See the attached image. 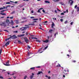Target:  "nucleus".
<instances>
[{
	"mask_svg": "<svg viewBox=\"0 0 79 79\" xmlns=\"http://www.w3.org/2000/svg\"><path fill=\"white\" fill-rule=\"evenodd\" d=\"M11 38H12V39H16V38H17V37L15 35H14L12 36L11 37H10L8 38V39H7L6 40V41H7V40H9L10 39H11Z\"/></svg>",
	"mask_w": 79,
	"mask_h": 79,
	"instance_id": "obj_1",
	"label": "nucleus"
},
{
	"mask_svg": "<svg viewBox=\"0 0 79 79\" xmlns=\"http://www.w3.org/2000/svg\"><path fill=\"white\" fill-rule=\"evenodd\" d=\"M27 29V27H22L20 28V30H21V31H26V29Z\"/></svg>",
	"mask_w": 79,
	"mask_h": 79,
	"instance_id": "obj_2",
	"label": "nucleus"
},
{
	"mask_svg": "<svg viewBox=\"0 0 79 79\" xmlns=\"http://www.w3.org/2000/svg\"><path fill=\"white\" fill-rule=\"evenodd\" d=\"M9 62H10V61L9 60H8L6 62V64H4L5 66H10V65L9 64Z\"/></svg>",
	"mask_w": 79,
	"mask_h": 79,
	"instance_id": "obj_3",
	"label": "nucleus"
},
{
	"mask_svg": "<svg viewBox=\"0 0 79 79\" xmlns=\"http://www.w3.org/2000/svg\"><path fill=\"white\" fill-rule=\"evenodd\" d=\"M0 26H3L5 27V26H6V24H5V22H2V23L0 24Z\"/></svg>",
	"mask_w": 79,
	"mask_h": 79,
	"instance_id": "obj_4",
	"label": "nucleus"
},
{
	"mask_svg": "<svg viewBox=\"0 0 79 79\" xmlns=\"http://www.w3.org/2000/svg\"><path fill=\"white\" fill-rule=\"evenodd\" d=\"M69 3L71 5H73V3H74V1H73V0H72L71 1V0H69Z\"/></svg>",
	"mask_w": 79,
	"mask_h": 79,
	"instance_id": "obj_5",
	"label": "nucleus"
},
{
	"mask_svg": "<svg viewBox=\"0 0 79 79\" xmlns=\"http://www.w3.org/2000/svg\"><path fill=\"white\" fill-rule=\"evenodd\" d=\"M25 39V41L26 42V43H27L28 42H29V40H28V39H27V37H25L24 38Z\"/></svg>",
	"mask_w": 79,
	"mask_h": 79,
	"instance_id": "obj_6",
	"label": "nucleus"
},
{
	"mask_svg": "<svg viewBox=\"0 0 79 79\" xmlns=\"http://www.w3.org/2000/svg\"><path fill=\"white\" fill-rule=\"evenodd\" d=\"M32 75H31L30 76V78L31 79H32L33 78V77H34V74L32 73Z\"/></svg>",
	"mask_w": 79,
	"mask_h": 79,
	"instance_id": "obj_7",
	"label": "nucleus"
},
{
	"mask_svg": "<svg viewBox=\"0 0 79 79\" xmlns=\"http://www.w3.org/2000/svg\"><path fill=\"white\" fill-rule=\"evenodd\" d=\"M49 41V40H46L45 41H43V42H45V43H48Z\"/></svg>",
	"mask_w": 79,
	"mask_h": 79,
	"instance_id": "obj_8",
	"label": "nucleus"
},
{
	"mask_svg": "<svg viewBox=\"0 0 79 79\" xmlns=\"http://www.w3.org/2000/svg\"><path fill=\"white\" fill-rule=\"evenodd\" d=\"M43 74V72L42 71L39 72L38 73H37V75H39V74Z\"/></svg>",
	"mask_w": 79,
	"mask_h": 79,
	"instance_id": "obj_9",
	"label": "nucleus"
},
{
	"mask_svg": "<svg viewBox=\"0 0 79 79\" xmlns=\"http://www.w3.org/2000/svg\"><path fill=\"white\" fill-rule=\"evenodd\" d=\"M15 22L16 23V24H19V20H15Z\"/></svg>",
	"mask_w": 79,
	"mask_h": 79,
	"instance_id": "obj_10",
	"label": "nucleus"
},
{
	"mask_svg": "<svg viewBox=\"0 0 79 79\" xmlns=\"http://www.w3.org/2000/svg\"><path fill=\"white\" fill-rule=\"evenodd\" d=\"M3 9H5V7L3 6V7L0 8V10H3Z\"/></svg>",
	"mask_w": 79,
	"mask_h": 79,
	"instance_id": "obj_11",
	"label": "nucleus"
},
{
	"mask_svg": "<svg viewBox=\"0 0 79 79\" xmlns=\"http://www.w3.org/2000/svg\"><path fill=\"white\" fill-rule=\"evenodd\" d=\"M0 15H6V13H0Z\"/></svg>",
	"mask_w": 79,
	"mask_h": 79,
	"instance_id": "obj_12",
	"label": "nucleus"
},
{
	"mask_svg": "<svg viewBox=\"0 0 79 79\" xmlns=\"http://www.w3.org/2000/svg\"><path fill=\"white\" fill-rule=\"evenodd\" d=\"M6 23H8V24H10V20H7L6 21Z\"/></svg>",
	"mask_w": 79,
	"mask_h": 79,
	"instance_id": "obj_13",
	"label": "nucleus"
},
{
	"mask_svg": "<svg viewBox=\"0 0 79 79\" xmlns=\"http://www.w3.org/2000/svg\"><path fill=\"white\" fill-rule=\"evenodd\" d=\"M10 41H8L6 43V46H7V45H9V44H10Z\"/></svg>",
	"mask_w": 79,
	"mask_h": 79,
	"instance_id": "obj_14",
	"label": "nucleus"
},
{
	"mask_svg": "<svg viewBox=\"0 0 79 79\" xmlns=\"http://www.w3.org/2000/svg\"><path fill=\"white\" fill-rule=\"evenodd\" d=\"M52 31H53V30L51 29L50 30H49V32L50 33H51V34H52Z\"/></svg>",
	"mask_w": 79,
	"mask_h": 79,
	"instance_id": "obj_15",
	"label": "nucleus"
},
{
	"mask_svg": "<svg viewBox=\"0 0 79 79\" xmlns=\"http://www.w3.org/2000/svg\"><path fill=\"white\" fill-rule=\"evenodd\" d=\"M59 4H61L62 5H64V3L63 2H59Z\"/></svg>",
	"mask_w": 79,
	"mask_h": 79,
	"instance_id": "obj_16",
	"label": "nucleus"
},
{
	"mask_svg": "<svg viewBox=\"0 0 79 79\" xmlns=\"http://www.w3.org/2000/svg\"><path fill=\"white\" fill-rule=\"evenodd\" d=\"M11 23L13 25L14 24V22L13 20H11Z\"/></svg>",
	"mask_w": 79,
	"mask_h": 79,
	"instance_id": "obj_17",
	"label": "nucleus"
},
{
	"mask_svg": "<svg viewBox=\"0 0 79 79\" xmlns=\"http://www.w3.org/2000/svg\"><path fill=\"white\" fill-rule=\"evenodd\" d=\"M58 32H57L54 35V36L55 37H56V35H58Z\"/></svg>",
	"mask_w": 79,
	"mask_h": 79,
	"instance_id": "obj_18",
	"label": "nucleus"
},
{
	"mask_svg": "<svg viewBox=\"0 0 79 79\" xmlns=\"http://www.w3.org/2000/svg\"><path fill=\"white\" fill-rule=\"evenodd\" d=\"M63 73H64V74H68L66 73V70H64Z\"/></svg>",
	"mask_w": 79,
	"mask_h": 79,
	"instance_id": "obj_19",
	"label": "nucleus"
},
{
	"mask_svg": "<svg viewBox=\"0 0 79 79\" xmlns=\"http://www.w3.org/2000/svg\"><path fill=\"white\" fill-rule=\"evenodd\" d=\"M39 19H33L32 20H33V21H37Z\"/></svg>",
	"mask_w": 79,
	"mask_h": 79,
	"instance_id": "obj_20",
	"label": "nucleus"
},
{
	"mask_svg": "<svg viewBox=\"0 0 79 79\" xmlns=\"http://www.w3.org/2000/svg\"><path fill=\"white\" fill-rule=\"evenodd\" d=\"M56 66L57 67H61V65L60 64H58V65H57Z\"/></svg>",
	"mask_w": 79,
	"mask_h": 79,
	"instance_id": "obj_21",
	"label": "nucleus"
},
{
	"mask_svg": "<svg viewBox=\"0 0 79 79\" xmlns=\"http://www.w3.org/2000/svg\"><path fill=\"white\" fill-rule=\"evenodd\" d=\"M7 10H1V12L2 13L3 12H4V11H6Z\"/></svg>",
	"mask_w": 79,
	"mask_h": 79,
	"instance_id": "obj_22",
	"label": "nucleus"
},
{
	"mask_svg": "<svg viewBox=\"0 0 79 79\" xmlns=\"http://www.w3.org/2000/svg\"><path fill=\"white\" fill-rule=\"evenodd\" d=\"M36 42H40H40H41L40 40H36Z\"/></svg>",
	"mask_w": 79,
	"mask_h": 79,
	"instance_id": "obj_23",
	"label": "nucleus"
},
{
	"mask_svg": "<svg viewBox=\"0 0 79 79\" xmlns=\"http://www.w3.org/2000/svg\"><path fill=\"white\" fill-rule=\"evenodd\" d=\"M45 3H50V2H49L48 1H45Z\"/></svg>",
	"mask_w": 79,
	"mask_h": 79,
	"instance_id": "obj_24",
	"label": "nucleus"
},
{
	"mask_svg": "<svg viewBox=\"0 0 79 79\" xmlns=\"http://www.w3.org/2000/svg\"><path fill=\"white\" fill-rule=\"evenodd\" d=\"M42 48L40 49H39L38 50V52H40V50H42Z\"/></svg>",
	"mask_w": 79,
	"mask_h": 79,
	"instance_id": "obj_25",
	"label": "nucleus"
},
{
	"mask_svg": "<svg viewBox=\"0 0 79 79\" xmlns=\"http://www.w3.org/2000/svg\"><path fill=\"white\" fill-rule=\"evenodd\" d=\"M77 12H79V7H77Z\"/></svg>",
	"mask_w": 79,
	"mask_h": 79,
	"instance_id": "obj_26",
	"label": "nucleus"
},
{
	"mask_svg": "<svg viewBox=\"0 0 79 79\" xmlns=\"http://www.w3.org/2000/svg\"><path fill=\"white\" fill-rule=\"evenodd\" d=\"M48 46H46V47L44 49V50H46L47 48H48Z\"/></svg>",
	"mask_w": 79,
	"mask_h": 79,
	"instance_id": "obj_27",
	"label": "nucleus"
},
{
	"mask_svg": "<svg viewBox=\"0 0 79 79\" xmlns=\"http://www.w3.org/2000/svg\"><path fill=\"white\" fill-rule=\"evenodd\" d=\"M19 6V7H20V8H22V7H23V6L20 5Z\"/></svg>",
	"mask_w": 79,
	"mask_h": 79,
	"instance_id": "obj_28",
	"label": "nucleus"
},
{
	"mask_svg": "<svg viewBox=\"0 0 79 79\" xmlns=\"http://www.w3.org/2000/svg\"><path fill=\"white\" fill-rule=\"evenodd\" d=\"M40 9L38 10L37 12L38 13H41V12H40Z\"/></svg>",
	"mask_w": 79,
	"mask_h": 79,
	"instance_id": "obj_29",
	"label": "nucleus"
},
{
	"mask_svg": "<svg viewBox=\"0 0 79 79\" xmlns=\"http://www.w3.org/2000/svg\"><path fill=\"white\" fill-rule=\"evenodd\" d=\"M34 24H35L34 23H31L29 25V26H30V25H31V26H33V25H34Z\"/></svg>",
	"mask_w": 79,
	"mask_h": 79,
	"instance_id": "obj_30",
	"label": "nucleus"
},
{
	"mask_svg": "<svg viewBox=\"0 0 79 79\" xmlns=\"http://www.w3.org/2000/svg\"><path fill=\"white\" fill-rule=\"evenodd\" d=\"M33 53H32L31 52L29 53V52H28V55L29 56V55H30V54H31H31H33Z\"/></svg>",
	"mask_w": 79,
	"mask_h": 79,
	"instance_id": "obj_31",
	"label": "nucleus"
},
{
	"mask_svg": "<svg viewBox=\"0 0 79 79\" xmlns=\"http://www.w3.org/2000/svg\"><path fill=\"white\" fill-rule=\"evenodd\" d=\"M14 33H18V31H14L13 32Z\"/></svg>",
	"mask_w": 79,
	"mask_h": 79,
	"instance_id": "obj_32",
	"label": "nucleus"
},
{
	"mask_svg": "<svg viewBox=\"0 0 79 79\" xmlns=\"http://www.w3.org/2000/svg\"><path fill=\"white\" fill-rule=\"evenodd\" d=\"M35 69V67H32L30 69Z\"/></svg>",
	"mask_w": 79,
	"mask_h": 79,
	"instance_id": "obj_33",
	"label": "nucleus"
},
{
	"mask_svg": "<svg viewBox=\"0 0 79 79\" xmlns=\"http://www.w3.org/2000/svg\"><path fill=\"white\" fill-rule=\"evenodd\" d=\"M64 24H67V23H68V21L66 20V21H65L64 23Z\"/></svg>",
	"mask_w": 79,
	"mask_h": 79,
	"instance_id": "obj_34",
	"label": "nucleus"
},
{
	"mask_svg": "<svg viewBox=\"0 0 79 79\" xmlns=\"http://www.w3.org/2000/svg\"><path fill=\"white\" fill-rule=\"evenodd\" d=\"M6 4H10V2H8L6 3Z\"/></svg>",
	"mask_w": 79,
	"mask_h": 79,
	"instance_id": "obj_35",
	"label": "nucleus"
},
{
	"mask_svg": "<svg viewBox=\"0 0 79 79\" xmlns=\"http://www.w3.org/2000/svg\"><path fill=\"white\" fill-rule=\"evenodd\" d=\"M27 77V76H25L24 78V79H26V78Z\"/></svg>",
	"mask_w": 79,
	"mask_h": 79,
	"instance_id": "obj_36",
	"label": "nucleus"
},
{
	"mask_svg": "<svg viewBox=\"0 0 79 79\" xmlns=\"http://www.w3.org/2000/svg\"><path fill=\"white\" fill-rule=\"evenodd\" d=\"M15 13V11H14L11 13V14H14V13Z\"/></svg>",
	"mask_w": 79,
	"mask_h": 79,
	"instance_id": "obj_37",
	"label": "nucleus"
},
{
	"mask_svg": "<svg viewBox=\"0 0 79 79\" xmlns=\"http://www.w3.org/2000/svg\"><path fill=\"white\" fill-rule=\"evenodd\" d=\"M42 11L43 12V13H45V10H44V9H43L42 10Z\"/></svg>",
	"mask_w": 79,
	"mask_h": 79,
	"instance_id": "obj_38",
	"label": "nucleus"
},
{
	"mask_svg": "<svg viewBox=\"0 0 79 79\" xmlns=\"http://www.w3.org/2000/svg\"><path fill=\"white\" fill-rule=\"evenodd\" d=\"M60 21L61 22H63V19H60Z\"/></svg>",
	"mask_w": 79,
	"mask_h": 79,
	"instance_id": "obj_39",
	"label": "nucleus"
},
{
	"mask_svg": "<svg viewBox=\"0 0 79 79\" xmlns=\"http://www.w3.org/2000/svg\"><path fill=\"white\" fill-rule=\"evenodd\" d=\"M27 47L28 48H29V49L31 48V47H30L28 45Z\"/></svg>",
	"mask_w": 79,
	"mask_h": 79,
	"instance_id": "obj_40",
	"label": "nucleus"
},
{
	"mask_svg": "<svg viewBox=\"0 0 79 79\" xmlns=\"http://www.w3.org/2000/svg\"><path fill=\"white\" fill-rule=\"evenodd\" d=\"M0 79H3V77H2V76H0Z\"/></svg>",
	"mask_w": 79,
	"mask_h": 79,
	"instance_id": "obj_41",
	"label": "nucleus"
},
{
	"mask_svg": "<svg viewBox=\"0 0 79 79\" xmlns=\"http://www.w3.org/2000/svg\"><path fill=\"white\" fill-rule=\"evenodd\" d=\"M61 15H64V13H61Z\"/></svg>",
	"mask_w": 79,
	"mask_h": 79,
	"instance_id": "obj_42",
	"label": "nucleus"
},
{
	"mask_svg": "<svg viewBox=\"0 0 79 79\" xmlns=\"http://www.w3.org/2000/svg\"><path fill=\"white\" fill-rule=\"evenodd\" d=\"M18 42L19 44H21V41H18Z\"/></svg>",
	"mask_w": 79,
	"mask_h": 79,
	"instance_id": "obj_43",
	"label": "nucleus"
},
{
	"mask_svg": "<svg viewBox=\"0 0 79 79\" xmlns=\"http://www.w3.org/2000/svg\"><path fill=\"white\" fill-rule=\"evenodd\" d=\"M36 68H41V66H38V67H36Z\"/></svg>",
	"mask_w": 79,
	"mask_h": 79,
	"instance_id": "obj_44",
	"label": "nucleus"
},
{
	"mask_svg": "<svg viewBox=\"0 0 79 79\" xmlns=\"http://www.w3.org/2000/svg\"><path fill=\"white\" fill-rule=\"evenodd\" d=\"M30 18H31V19H32L34 18V17H30Z\"/></svg>",
	"mask_w": 79,
	"mask_h": 79,
	"instance_id": "obj_45",
	"label": "nucleus"
},
{
	"mask_svg": "<svg viewBox=\"0 0 79 79\" xmlns=\"http://www.w3.org/2000/svg\"><path fill=\"white\" fill-rule=\"evenodd\" d=\"M2 49H1L0 51V55H1V53H2Z\"/></svg>",
	"mask_w": 79,
	"mask_h": 79,
	"instance_id": "obj_46",
	"label": "nucleus"
},
{
	"mask_svg": "<svg viewBox=\"0 0 79 79\" xmlns=\"http://www.w3.org/2000/svg\"><path fill=\"white\" fill-rule=\"evenodd\" d=\"M10 19H13V17H10Z\"/></svg>",
	"mask_w": 79,
	"mask_h": 79,
	"instance_id": "obj_47",
	"label": "nucleus"
},
{
	"mask_svg": "<svg viewBox=\"0 0 79 79\" xmlns=\"http://www.w3.org/2000/svg\"><path fill=\"white\" fill-rule=\"evenodd\" d=\"M59 2V0H56L55 1V2Z\"/></svg>",
	"mask_w": 79,
	"mask_h": 79,
	"instance_id": "obj_48",
	"label": "nucleus"
},
{
	"mask_svg": "<svg viewBox=\"0 0 79 79\" xmlns=\"http://www.w3.org/2000/svg\"><path fill=\"white\" fill-rule=\"evenodd\" d=\"M48 22L47 21H46L43 22V23H48Z\"/></svg>",
	"mask_w": 79,
	"mask_h": 79,
	"instance_id": "obj_49",
	"label": "nucleus"
},
{
	"mask_svg": "<svg viewBox=\"0 0 79 79\" xmlns=\"http://www.w3.org/2000/svg\"><path fill=\"white\" fill-rule=\"evenodd\" d=\"M54 25H55V24H54V23H52V26H54Z\"/></svg>",
	"mask_w": 79,
	"mask_h": 79,
	"instance_id": "obj_50",
	"label": "nucleus"
},
{
	"mask_svg": "<svg viewBox=\"0 0 79 79\" xmlns=\"http://www.w3.org/2000/svg\"><path fill=\"white\" fill-rule=\"evenodd\" d=\"M14 3H18V2L17 1H16V2H14Z\"/></svg>",
	"mask_w": 79,
	"mask_h": 79,
	"instance_id": "obj_51",
	"label": "nucleus"
},
{
	"mask_svg": "<svg viewBox=\"0 0 79 79\" xmlns=\"http://www.w3.org/2000/svg\"><path fill=\"white\" fill-rule=\"evenodd\" d=\"M32 23H37V21H34L32 22Z\"/></svg>",
	"mask_w": 79,
	"mask_h": 79,
	"instance_id": "obj_52",
	"label": "nucleus"
},
{
	"mask_svg": "<svg viewBox=\"0 0 79 79\" xmlns=\"http://www.w3.org/2000/svg\"><path fill=\"white\" fill-rule=\"evenodd\" d=\"M77 7V5H76L74 7V8L76 9V7Z\"/></svg>",
	"mask_w": 79,
	"mask_h": 79,
	"instance_id": "obj_53",
	"label": "nucleus"
},
{
	"mask_svg": "<svg viewBox=\"0 0 79 79\" xmlns=\"http://www.w3.org/2000/svg\"><path fill=\"white\" fill-rule=\"evenodd\" d=\"M76 60H73V63H76Z\"/></svg>",
	"mask_w": 79,
	"mask_h": 79,
	"instance_id": "obj_54",
	"label": "nucleus"
},
{
	"mask_svg": "<svg viewBox=\"0 0 79 79\" xmlns=\"http://www.w3.org/2000/svg\"><path fill=\"white\" fill-rule=\"evenodd\" d=\"M4 18V17H1L0 18L1 19H2V18Z\"/></svg>",
	"mask_w": 79,
	"mask_h": 79,
	"instance_id": "obj_55",
	"label": "nucleus"
},
{
	"mask_svg": "<svg viewBox=\"0 0 79 79\" xmlns=\"http://www.w3.org/2000/svg\"><path fill=\"white\" fill-rule=\"evenodd\" d=\"M10 7V6H9V5L7 6H6V7Z\"/></svg>",
	"mask_w": 79,
	"mask_h": 79,
	"instance_id": "obj_56",
	"label": "nucleus"
},
{
	"mask_svg": "<svg viewBox=\"0 0 79 79\" xmlns=\"http://www.w3.org/2000/svg\"><path fill=\"white\" fill-rule=\"evenodd\" d=\"M51 78V77H48V79H50Z\"/></svg>",
	"mask_w": 79,
	"mask_h": 79,
	"instance_id": "obj_57",
	"label": "nucleus"
},
{
	"mask_svg": "<svg viewBox=\"0 0 79 79\" xmlns=\"http://www.w3.org/2000/svg\"><path fill=\"white\" fill-rule=\"evenodd\" d=\"M73 24V22H71L70 23L71 25H72Z\"/></svg>",
	"mask_w": 79,
	"mask_h": 79,
	"instance_id": "obj_58",
	"label": "nucleus"
},
{
	"mask_svg": "<svg viewBox=\"0 0 79 79\" xmlns=\"http://www.w3.org/2000/svg\"><path fill=\"white\" fill-rule=\"evenodd\" d=\"M25 35H21V37H22L23 36H24Z\"/></svg>",
	"mask_w": 79,
	"mask_h": 79,
	"instance_id": "obj_59",
	"label": "nucleus"
},
{
	"mask_svg": "<svg viewBox=\"0 0 79 79\" xmlns=\"http://www.w3.org/2000/svg\"><path fill=\"white\" fill-rule=\"evenodd\" d=\"M55 12L56 13H57V11H56V10H55Z\"/></svg>",
	"mask_w": 79,
	"mask_h": 79,
	"instance_id": "obj_60",
	"label": "nucleus"
},
{
	"mask_svg": "<svg viewBox=\"0 0 79 79\" xmlns=\"http://www.w3.org/2000/svg\"><path fill=\"white\" fill-rule=\"evenodd\" d=\"M18 37H21V35H18Z\"/></svg>",
	"mask_w": 79,
	"mask_h": 79,
	"instance_id": "obj_61",
	"label": "nucleus"
},
{
	"mask_svg": "<svg viewBox=\"0 0 79 79\" xmlns=\"http://www.w3.org/2000/svg\"><path fill=\"white\" fill-rule=\"evenodd\" d=\"M42 9H44V8H40L39 9L40 10H42Z\"/></svg>",
	"mask_w": 79,
	"mask_h": 79,
	"instance_id": "obj_62",
	"label": "nucleus"
},
{
	"mask_svg": "<svg viewBox=\"0 0 79 79\" xmlns=\"http://www.w3.org/2000/svg\"><path fill=\"white\" fill-rule=\"evenodd\" d=\"M4 31H6V32H8V30H4Z\"/></svg>",
	"mask_w": 79,
	"mask_h": 79,
	"instance_id": "obj_63",
	"label": "nucleus"
},
{
	"mask_svg": "<svg viewBox=\"0 0 79 79\" xmlns=\"http://www.w3.org/2000/svg\"><path fill=\"white\" fill-rule=\"evenodd\" d=\"M63 77H65V75H63Z\"/></svg>",
	"mask_w": 79,
	"mask_h": 79,
	"instance_id": "obj_64",
	"label": "nucleus"
}]
</instances>
